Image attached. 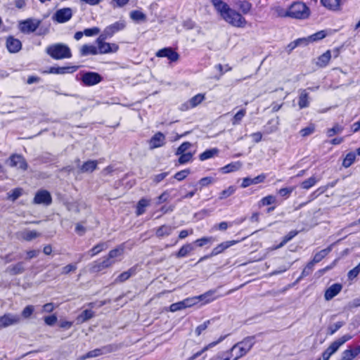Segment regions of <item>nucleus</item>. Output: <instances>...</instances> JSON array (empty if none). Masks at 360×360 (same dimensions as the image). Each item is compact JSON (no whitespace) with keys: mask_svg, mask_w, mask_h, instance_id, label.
<instances>
[{"mask_svg":"<svg viewBox=\"0 0 360 360\" xmlns=\"http://www.w3.org/2000/svg\"><path fill=\"white\" fill-rule=\"evenodd\" d=\"M211 2L226 22L236 27H245L246 26L247 21L245 18L240 13L231 8L226 3L221 0H211Z\"/></svg>","mask_w":360,"mask_h":360,"instance_id":"f257e3e1","label":"nucleus"},{"mask_svg":"<svg viewBox=\"0 0 360 360\" xmlns=\"http://www.w3.org/2000/svg\"><path fill=\"white\" fill-rule=\"evenodd\" d=\"M255 345L254 337H248L241 342L235 344L230 350L233 360H238L245 356Z\"/></svg>","mask_w":360,"mask_h":360,"instance_id":"f03ea898","label":"nucleus"},{"mask_svg":"<svg viewBox=\"0 0 360 360\" xmlns=\"http://www.w3.org/2000/svg\"><path fill=\"white\" fill-rule=\"evenodd\" d=\"M310 13L309 8L304 3L301 1L293 2L288 7L289 18L304 20L309 17Z\"/></svg>","mask_w":360,"mask_h":360,"instance_id":"7ed1b4c3","label":"nucleus"},{"mask_svg":"<svg viewBox=\"0 0 360 360\" xmlns=\"http://www.w3.org/2000/svg\"><path fill=\"white\" fill-rule=\"evenodd\" d=\"M46 52L56 60L70 58L72 56V53L68 46L60 43L49 46L46 49Z\"/></svg>","mask_w":360,"mask_h":360,"instance_id":"20e7f679","label":"nucleus"},{"mask_svg":"<svg viewBox=\"0 0 360 360\" xmlns=\"http://www.w3.org/2000/svg\"><path fill=\"white\" fill-rule=\"evenodd\" d=\"M108 39L103 34H101L96 39L98 54H107L116 53L119 49V46L115 43H108L105 40Z\"/></svg>","mask_w":360,"mask_h":360,"instance_id":"39448f33","label":"nucleus"},{"mask_svg":"<svg viewBox=\"0 0 360 360\" xmlns=\"http://www.w3.org/2000/svg\"><path fill=\"white\" fill-rule=\"evenodd\" d=\"M327 33L325 30L317 32L316 33L311 34V36L306 38H300L291 43L289 46L290 49H295L296 46L300 45H307L310 42L316 41L318 40L325 38Z\"/></svg>","mask_w":360,"mask_h":360,"instance_id":"423d86ee","label":"nucleus"},{"mask_svg":"<svg viewBox=\"0 0 360 360\" xmlns=\"http://www.w3.org/2000/svg\"><path fill=\"white\" fill-rule=\"evenodd\" d=\"M352 338L349 335H345L338 340L334 341L323 352L322 357L325 359H329L330 356L333 354L339 347Z\"/></svg>","mask_w":360,"mask_h":360,"instance_id":"0eeeda50","label":"nucleus"},{"mask_svg":"<svg viewBox=\"0 0 360 360\" xmlns=\"http://www.w3.org/2000/svg\"><path fill=\"white\" fill-rule=\"evenodd\" d=\"M41 20L35 18H29L20 22L19 28L23 33L34 32L40 25Z\"/></svg>","mask_w":360,"mask_h":360,"instance_id":"6e6552de","label":"nucleus"},{"mask_svg":"<svg viewBox=\"0 0 360 360\" xmlns=\"http://www.w3.org/2000/svg\"><path fill=\"white\" fill-rule=\"evenodd\" d=\"M72 16V11L70 8L58 9L52 16V20L58 23H65L70 20Z\"/></svg>","mask_w":360,"mask_h":360,"instance_id":"1a4fd4ad","label":"nucleus"},{"mask_svg":"<svg viewBox=\"0 0 360 360\" xmlns=\"http://www.w3.org/2000/svg\"><path fill=\"white\" fill-rule=\"evenodd\" d=\"M126 27V22L124 20L117 21L107 26L101 34L108 38H111L115 33L123 30Z\"/></svg>","mask_w":360,"mask_h":360,"instance_id":"9d476101","label":"nucleus"},{"mask_svg":"<svg viewBox=\"0 0 360 360\" xmlns=\"http://www.w3.org/2000/svg\"><path fill=\"white\" fill-rule=\"evenodd\" d=\"M81 80L86 86H94L102 81V77L97 72H86L82 74Z\"/></svg>","mask_w":360,"mask_h":360,"instance_id":"9b49d317","label":"nucleus"},{"mask_svg":"<svg viewBox=\"0 0 360 360\" xmlns=\"http://www.w3.org/2000/svg\"><path fill=\"white\" fill-rule=\"evenodd\" d=\"M20 316L14 314H6L0 316V329L6 328L13 325H16L20 322Z\"/></svg>","mask_w":360,"mask_h":360,"instance_id":"f8f14e48","label":"nucleus"},{"mask_svg":"<svg viewBox=\"0 0 360 360\" xmlns=\"http://www.w3.org/2000/svg\"><path fill=\"white\" fill-rule=\"evenodd\" d=\"M115 263V260H112L108 255L102 260L94 262L91 264V270L92 272H98L105 269L109 268Z\"/></svg>","mask_w":360,"mask_h":360,"instance_id":"ddd939ff","label":"nucleus"},{"mask_svg":"<svg viewBox=\"0 0 360 360\" xmlns=\"http://www.w3.org/2000/svg\"><path fill=\"white\" fill-rule=\"evenodd\" d=\"M52 198L49 192L46 190L39 191L34 198V204H44L49 205L51 203Z\"/></svg>","mask_w":360,"mask_h":360,"instance_id":"4468645a","label":"nucleus"},{"mask_svg":"<svg viewBox=\"0 0 360 360\" xmlns=\"http://www.w3.org/2000/svg\"><path fill=\"white\" fill-rule=\"evenodd\" d=\"M155 56L159 58H167L171 62L177 61L179 58V54L170 47L160 49Z\"/></svg>","mask_w":360,"mask_h":360,"instance_id":"2eb2a0df","label":"nucleus"},{"mask_svg":"<svg viewBox=\"0 0 360 360\" xmlns=\"http://www.w3.org/2000/svg\"><path fill=\"white\" fill-rule=\"evenodd\" d=\"M165 136L161 132L155 134L148 141L149 148L153 150L165 144Z\"/></svg>","mask_w":360,"mask_h":360,"instance_id":"dca6fc26","label":"nucleus"},{"mask_svg":"<svg viewBox=\"0 0 360 360\" xmlns=\"http://www.w3.org/2000/svg\"><path fill=\"white\" fill-rule=\"evenodd\" d=\"M205 99V95L198 94L192 97L189 101L181 105L180 109L181 110H188L191 108L196 107L198 105L201 103Z\"/></svg>","mask_w":360,"mask_h":360,"instance_id":"f3484780","label":"nucleus"},{"mask_svg":"<svg viewBox=\"0 0 360 360\" xmlns=\"http://www.w3.org/2000/svg\"><path fill=\"white\" fill-rule=\"evenodd\" d=\"M217 294V289L208 290L204 294L198 295L199 302H202V304L210 303L221 297V295H218Z\"/></svg>","mask_w":360,"mask_h":360,"instance_id":"a211bd4d","label":"nucleus"},{"mask_svg":"<svg viewBox=\"0 0 360 360\" xmlns=\"http://www.w3.org/2000/svg\"><path fill=\"white\" fill-rule=\"evenodd\" d=\"M77 69V66L51 67L45 72L49 74L64 75L67 73H73Z\"/></svg>","mask_w":360,"mask_h":360,"instance_id":"6ab92c4d","label":"nucleus"},{"mask_svg":"<svg viewBox=\"0 0 360 360\" xmlns=\"http://www.w3.org/2000/svg\"><path fill=\"white\" fill-rule=\"evenodd\" d=\"M6 46L11 53H17L22 48L21 41L13 37H9L6 40Z\"/></svg>","mask_w":360,"mask_h":360,"instance_id":"aec40b11","label":"nucleus"},{"mask_svg":"<svg viewBox=\"0 0 360 360\" xmlns=\"http://www.w3.org/2000/svg\"><path fill=\"white\" fill-rule=\"evenodd\" d=\"M238 243L237 240H229L223 242L218 245H217L210 253V256H216L221 252H223L225 250L230 248L232 245H236Z\"/></svg>","mask_w":360,"mask_h":360,"instance_id":"412c9836","label":"nucleus"},{"mask_svg":"<svg viewBox=\"0 0 360 360\" xmlns=\"http://www.w3.org/2000/svg\"><path fill=\"white\" fill-rule=\"evenodd\" d=\"M5 271L11 276L21 274L25 271V266L22 262H18L15 264L8 266Z\"/></svg>","mask_w":360,"mask_h":360,"instance_id":"4be33fe9","label":"nucleus"},{"mask_svg":"<svg viewBox=\"0 0 360 360\" xmlns=\"http://www.w3.org/2000/svg\"><path fill=\"white\" fill-rule=\"evenodd\" d=\"M342 290V285L339 283H335L329 287L324 295L326 300H330L336 296Z\"/></svg>","mask_w":360,"mask_h":360,"instance_id":"5701e85b","label":"nucleus"},{"mask_svg":"<svg viewBox=\"0 0 360 360\" xmlns=\"http://www.w3.org/2000/svg\"><path fill=\"white\" fill-rule=\"evenodd\" d=\"M10 165L18 168L25 169L27 164L21 155H14L11 157Z\"/></svg>","mask_w":360,"mask_h":360,"instance_id":"b1692460","label":"nucleus"},{"mask_svg":"<svg viewBox=\"0 0 360 360\" xmlns=\"http://www.w3.org/2000/svg\"><path fill=\"white\" fill-rule=\"evenodd\" d=\"M359 354H360V346L356 347L354 349H348L342 352L340 360H352Z\"/></svg>","mask_w":360,"mask_h":360,"instance_id":"393cba45","label":"nucleus"},{"mask_svg":"<svg viewBox=\"0 0 360 360\" xmlns=\"http://www.w3.org/2000/svg\"><path fill=\"white\" fill-rule=\"evenodd\" d=\"M98 165V161L96 160H88L85 162L79 168L80 172L89 173L92 172L96 169Z\"/></svg>","mask_w":360,"mask_h":360,"instance_id":"a878e982","label":"nucleus"},{"mask_svg":"<svg viewBox=\"0 0 360 360\" xmlns=\"http://www.w3.org/2000/svg\"><path fill=\"white\" fill-rule=\"evenodd\" d=\"M80 55L82 56H86L89 55H97L98 50L97 47L94 45L91 44H84L83 45L79 50Z\"/></svg>","mask_w":360,"mask_h":360,"instance_id":"bb28decb","label":"nucleus"},{"mask_svg":"<svg viewBox=\"0 0 360 360\" xmlns=\"http://www.w3.org/2000/svg\"><path fill=\"white\" fill-rule=\"evenodd\" d=\"M321 2L328 9L338 11L340 8L342 0H321Z\"/></svg>","mask_w":360,"mask_h":360,"instance_id":"cd10ccee","label":"nucleus"},{"mask_svg":"<svg viewBox=\"0 0 360 360\" xmlns=\"http://www.w3.org/2000/svg\"><path fill=\"white\" fill-rule=\"evenodd\" d=\"M124 254V247L122 245H120L117 248L110 250L108 256L112 259V260H115V263L118 261H120V257Z\"/></svg>","mask_w":360,"mask_h":360,"instance_id":"c85d7f7f","label":"nucleus"},{"mask_svg":"<svg viewBox=\"0 0 360 360\" xmlns=\"http://www.w3.org/2000/svg\"><path fill=\"white\" fill-rule=\"evenodd\" d=\"M108 248V244L107 242L99 243L89 250L88 254L92 257L99 254L103 250H106Z\"/></svg>","mask_w":360,"mask_h":360,"instance_id":"c756f323","label":"nucleus"},{"mask_svg":"<svg viewBox=\"0 0 360 360\" xmlns=\"http://www.w3.org/2000/svg\"><path fill=\"white\" fill-rule=\"evenodd\" d=\"M40 236L36 231L25 230L20 233V237L27 241H30Z\"/></svg>","mask_w":360,"mask_h":360,"instance_id":"7c9ffc66","label":"nucleus"},{"mask_svg":"<svg viewBox=\"0 0 360 360\" xmlns=\"http://www.w3.org/2000/svg\"><path fill=\"white\" fill-rule=\"evenodd\" d=\"M330 58V51H327L318 58L316 65L321 68L326 67L328 64Z\"/></svg>","mask_w":360,"mask_h":360,"instance_id":"2f4dec72","label":"nucleus"},{"mask_svg":"<svg viewBox=\"0 0 360 360\" xmlns=\"http://www.w3.org/2000/svg\"><path fill=\"white\" fill-rule=\"evenodd\" d=\"M298 105L300 108H304L309 106V94L306 90H302L299 96Z\"/></svg>","mask_w":360,"mask_h":360,"instance_id":"473e14b6","label":"nucleus"},{"mask_svg":"<svg viewBox=\"0 0 360 360\" xmlns=\"http://www.w3.org/2000/svg\"><path fill=\"white\" fill-rule=\"evenodd\" d=\"M150 200L141 198L137 203L136 214L137 216L142 215L145 212V208L149 206Z\"/></svg>","mask_w":360,"mask_h":360,"instance_id":"72a5a7b5","label":"nucleus"},{"mask_svg":"<svg viewBox=\"0 0 360 360\" xmlns=\"http://www.w3.org/2000/svg\"><path fill=\"white\" fill-rule=\"evenodd\" d=\"M320 180L319 177L312 176L309 177V179L303 181L300 186L302 188L308 190L311 188L312 186H314L317 182H319Z\"/></svg>","mask_w":360,"mask_h":360,"instance_id":"f704fd0d","label":"nucleus"},{"mask_svg":"<svg viewBox=\"0 0 360 360\" xmlns=\"http://www.w3.org/2000/svg\"><path fill=\"white\" fill-rule=\"evenodd\" d=\"M218 153H219V150L215 148L209 149V150H206L205 151H204L199 155V159L201 161H205L207 159L212 158L217 155Z\"/></svg>","mask_w":360,"mask_h":360,"instance_id":"c9c22d12","label":"nucleus"},{"mask_svg":"<svg viewBox=\"0 0 360 360\" xmlns=\"http://www.w3.org/2000/svg\"><path fill=\"white\" fill-rule=\"evenodd\" d=\"M173 228L171 226L162 225L157 229L156 236L158 237L167 236L172 232Z\"/></svg>","mask_w":360,"mask_h":360,"instance_id":"e433bc0d","label":"nucleus"},{"mask_svg":"<svg viewBox=\"0 0 360 360\" xmlns=\"http://www.w3.org/2000/svg\"><path fill=\"white\" fill-rule=\"evenodd\" d=\"M241 165L240 162H232L221 167V171L224 174L235 172L238 170L241 167Z\"/></svg>","mask_w":360,"mask_h":360,"instance_id":"4c0bfd02","label":"nucleus"},{"mask_svg":"<svg viewBox=\"0 0 360 360\" xmlns=\"http://www.w3.org/2000/svg\"><path fill=\"white\" fill-rule=\"evenodd\" d=\"M194 250V247L191 243L183 245L176 253L177 257H184Z\"/></svg>","mask_w":360,"mask_h":360,"instance_id":"58836bf2","label":"nucleus"},{"mask_svg":"<svg viewBox=\"0 0 360 360\" xmlns=\"http://www.w3.org/2000/svg\"><path fill=\"white\" fill-rule=\"evenodd\" d=\"M135 274V270L131 268L128 271L122 272L115 279L116 283H122L129 279L132 275Z\"/></svg>","mask_w":360,"mask_h":360,"instance_id":"ea45409f","label":"nucleus"},{"mask_svg":"<svg viewBox=\"0 0 360 360\" xmlns=\"http://www.w3.org/2000/svg\"><path fill=\"white\" fill-rule=\"evenodd\" d=\"M245 115H246V110L245 108L240 109L233 117V118L231 120L232 124L233 125L240 124L242 120L245 116Z\"/></svg>","mask_w":360,"mask_h":360,"instance_id":"a19ab883","label":"nucleus"},{"mask_svg":"<svg viewBox=\"0 0 360 360\" xmlns=\"http://www.w3.org/2000/svg\"><path fill=\"white\" fill-rule=\"evenodd\" d=\"M94 316V312L91 309H85L81 314H79L77 319L79 323H84Z\"/></svg>","mask_w":360,"mask_h":360,"instance_id":"79ce46f5","label":"nucleus"},{"mask_svg":"<svg viewBox=\"0 0 360 360\" xmlns=\"http://www.w3.org/2000/svg\"><path fill=\"white\" fill-rule=\"evenodd\" d=\"M297 234V231H290L288 235H286L283 240L281 242V243L276 246H274L270 248L271 250H275L278 248H282L285 244H286L288 241H290L291 239H292Z\"/></svg>","mask_w":360,"mask_h":360,"instance_id":"37998d69","label":"nucleus"},{"mask_svg":"<svg viewBox=\"0 0 360 360\" xmlns=\"http://www.w3.org/2000/svg\"><path fill=\"white\" fill-rule=\"evenodd\" d=\"M236 191L235 186H230L227 188L223 190L219 194V199L224 200L232 195Z\"/></svg>","mask_w":360,"mask_h":360,"instance_id":"c03bdc74","label":"nucleus"},{"mask_svg":"<svg viewBox=\"0 0 360 360\" xmlns=\"http://www.w3.org/2000/svg\"><path fill=\"white\" fill-rule=\"evenodd\" d=\"M273 14L276 17L281 18H286L288 17V8L287 9L280 6H276L272 8Z\"/></svg>","mask_w":360,"mask_h":360,"instance_id":"a18cd8bd","label":"nucleus"},{"mask_svg":"<svg viewBox=\"0 0 360 360\" xmlns=\"http://www.w3.org/2000/svg\"><path fill=\"white\" fill-rule=\"evenodd\" d=\"M210 360H233V359L231 356V352L227 350L217 353Z\"/></svg>","mask_w":360,"mask_h":360,"instance_id":"49530a36","label":"nucleus"},{"mask_svg":"<svg viewBox=\"0 0 360 360\" xmlns=\"http://www.w3.org/2000/svg\"><path fill=\"white\" fill-rule=\"evenodd\" d=\"M330 247H328V248L319 251L314 256V258L311 261L314 262V264L321 262L330 252Z\"/></svg>","mask_w":360,"mask_h":360,"instance_id":"de8ad7c7","label":"nucleus"},{"mask_svg":"<svg viewBox=\"0 0 360 360\" xmlns=\"http://www.w3.org/2000/svg\"><path fill=\"white\" fill-rule=\"evenodd\" d=\"M314 264H314L312 261L309 262L304 268L301 274V276L297 279L296 282H299L302 278L311 274V272L313 271Z\"/></svg>","mask_w":360,"mask_h":360,"instance_id":"09e8293b","label":"nucleus"},{"mask_svg":"<svg viewBox=\"0 0 360 360\" xmlns=\"http://www.w3.org/2000/svg\"><path fill=\"white\" fill-rule=\"evenodd\" d=\"M134 21H146V15L140 11H133L129 14Z\"/></svg>","mask_w":360,"mask_h":360,"instance_id":"8fccbe9b","label":"nucleus"},{"mask_svg":"<svg viewBox=\"0 0 360 360\" xmlns=\"http://www.w3.org/2000/svg\"><path fill=\"white\" fill-rule=\"evenodd\" d=\"M22 189L20 188H15L8 193V198L12 201H15L22 195Z\"/></svg>","mask_w":360,"mask_h":360,"instance_id":"3c124183","label":"nucleus"},{"mask_svg":"<svg viewBox=\"0 0 360 360\" xmlns=\"http://www.w3.org/2000/svg\"><path fill=\"white\" fill-rule=\"evenodd\" d=\"M179 155V158L178 160L179 163L180 165H184V164L188 163L192 160L193 154L191 152H188L186 153H182Z\"/></svg>","mask_w":360,"mask_h":360,"instance_id":"603ef678","label":"nucleus"},{"mask_svg":"<svg viewBox=\"0 0 360 360\" xmlns=\"http://www.w3.org/2000/svg\"><path fill=\"white\" fill-rule=\"evenodd\" d=\"M238 6L243 14L248 13L252 8V4L245 1L238 2Z\"/></svg>","mask_w":360,"mask_h":360,"instance_id":"864d4df0","label":"nucleus"},{"mask_svg":"<svg viewBox=\"0 0 360 360\" xmlns=\"http://www.w3.org/2000/svg\"><path fill=\"white\" fill-rule=\"evenodd\" d=\"M356 158V155L354 153H348L342 162V165L345 167H350L352 163L354 162Z\"/></svg>","mask_w":360,"mask_h":360,"instance_id":"5fc2aeb1","label":"nucleus"},{"mask_svg":"<svg viewBox=\"0 0 360 360\" xmlns=\"http://www.w3.org/2000/svg\"><path fill=\"white\" fill-rule=\"evenodd\" d=\"M221 340L218 341V342H212L210 344H209L208 345L205 346L202 349H201L200 351L195 353L193 355H192L188 360H195V359H197L198 356H200L202 353H204L205 352H206L207 349H209L210 348L215 346L218 342H219Z\"/></svg>","mask_w":360,"mask_h":360,"instance_id":"6e6d98bb","label":"nucleus"},{"mask_svg":"<svg viewBox=\"0 0 360 360\" xmlns=\"http://www.w3.org/2000/svg\"><path fill=\"white\" fill-rule=\"evenodd\" d=\"M276 197L271 195L264 197L259 201V206H266L276 202Z\"/></svg>","mask_w":360,"mask_h":360,"instance_id":"4d7b16f0","label":"nucleus"},{"mask_svg":"<svg viewBox=\"0 0 360 360\" xmlns=\"http://www.w3.org/2000/svg\"><path fill=\"white\" fill-rule=\"evenodd\" d=\"M214 241L213 237H202L195 240L194 243L198 247H202L208 243H212Z\"/></svg>","mask_w":360,"mask_h":360,"instance_id":"13d9d810","label":"nucleus"},{"mask_svg":"<svg viewBox=\"0 0 360 360\" xmlns=\"http://www.w3.org/2000/svg\"><path fill=\"white\" fill-rule=\"evenodd\" d=\"M343 131V127L339 124H335L332 128L328 129L327 131V135L331 137L337 134H340Z\"/></svg>","mask_w":360,"mask_h":360,"instance_id":"bf43d9fd","label":"nucleus"},{"mask_svg":"<svg viewBox=\"0 0 360 360\" xmlns=\"http://www.w3.org/2000/svg\"><path fill=\"white\" fill-rule=\"evenodd\" d=\"M182 302L184 303L185 308L191 307L192 306H194L199 302L198 296L186 298Z\"/></svg>","mask_w":360,"mask_h":360,"instance_id":"052dcab7","label":"nucleus"},{"mask_svg":"<svg viewBox=\"0 0 360 360\" xmlns=\"http://www.w3.org/2000/svg\"><path fill=\"white\" fill-rule=\"evenodd\" d=\"M191 147V143L189 142H184L181 146L177 148V150L176 152V155H180L182 153H188V150Z\"/></svg>","mask_w":360,"mask_h":360,"instance_id":"680f3d73","label":"nucleus"},{"mask_svg":"<svg viewBox=\"0 0 360 360\" xmlns=\"http://www.w3.org/2000/svg\"><path fill=\"white\" fill-rule=\"evenodd\" d=\"M34 311V307L33 305H27L22 311L21 315L24 319H28L33 314Z\"/></svg>","mask_w":360,"mask_h":360,"instance_id":"e2e57ef3","label":"nucleus"},{"mask_svg":"<svg viewBox=\"0 0 360 360\" xmlns=\"http://www.w3.org/2000/svg\"><path fill=\"white\" fill-rule=\"evenodd\" d=\"M210 320H207L202 324L199 325L195 330V334L198 336L200 335L201 333L207 328L208 326L210 324Z\"/></svg>","mask_w":360,"mask_h":360,"instance_id":"0e129e2a","label":"nucleus"},{"mask_svg":"<svg viewBox=\"0 0 360 360\" xmlns=\"http://www.w3.org/2000/svg\"><path fill=\"white\" fill-rule=\"evenodd\" d=\"M215 181V179L213 177L211 176H207L202 178L198 184L200 185L201 187L207 186L212 184H213Z\"/></svg>","mask_w":360,"mask_h":360,"instance_id":"69168bd1","label":"nucleus"},{"mask_svg":"<svg viewBox=\"0 0 360 360\" xmlns=\"http://www.w3.org/2000/svg\"><path fill=\"white\" fill-rule=\"evenodd\" d=\"M190 174L189 169H184L175 174L174 178L178 181L184 180Z\"/></svg>","mask_w":360,"mask_h":360,"instance_id":"338daca9","label":"nucleus"},{"mask_svg":"<svg viewBox=\"0 0 360 360\" xmlns=\"http://www.w3.org/2000/svg\"><path fill=\"white\" fill-rule=\"evenodd\" d=\"M344 323L342 321H338L333 325H331L328 328V334L333 335L338 330H339L342 326Z\"/></svg>","mask_w":360,"mask_h":360,"instance_id":"774afa93","label":"nucleus"}]
</instances>
